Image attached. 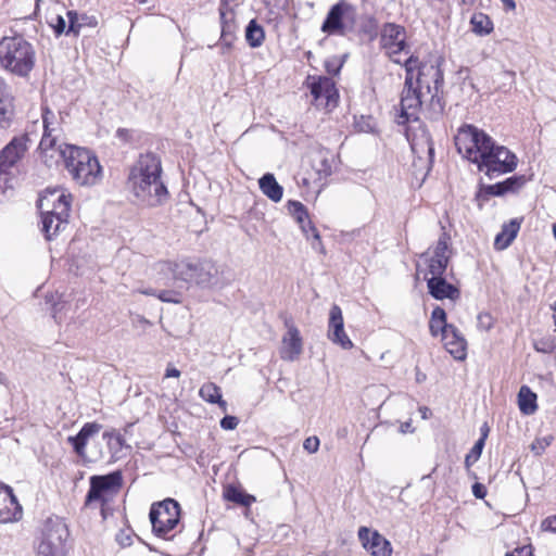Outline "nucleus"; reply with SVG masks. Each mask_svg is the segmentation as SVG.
I'll list each match as a JSON object with an SVG mask.
<instances>
[{
    "label": "nucleus",
    "instance_id": "473e14b6",
    "mask_svg": "<svg viewBox=\"0 0 556 556\" xmlns=\"http://www.w3.org/2000/svg\"><path fill=\"white\" fill-rule=\"evenodd\" d=\"M518 405L521 413L525 415H532L535 413L536 394L531 391L528 386H522L518 393Z\"/></svg>",
    "mask_w": 556,
    "mask_h": 556
},
{
    "label": "nucleus",
    "instance_id": "de8ad7c7",
    "mask_svg": "<svg viewBox=\"0 0 556 556\" xmlns=\"http://www.w3.org/2000/svg\"><path fill=\"white\" fill-rule=\"evenodd\" d=\"M541 529L543 531L556 533V515L546 517L541 522Z\"/></svg>",
    "mask_w": 556,
    "mask_h": 556
},
{
    "label": "nucleus",
    "instance_id": "423d86ee",
    "mask_svg": "<svg viewBox=\"0 0 556 556\" xmlns=\"http://www.w3.org/2000/svg\"><path fill=\"white\" fill-rule=\"evenodd\" d=\"M65 168L80 186H93L100 181L102 169L97 156L89 150L74 146L66 154Z\"/></svg>",
    "mask_w": 556,
    "mask_h": 556
},
{
    "label": "nucleus",
    "instance_id": "6ab92c4d",
    "mask_svg": "<svg viewBox=\"0 0 556 556\" xmlns=\"http://www.w3.org/2000/svg\"><path fill=\"white\" fill-rule=\"evenodd\" d=\"M287 332L281 339L280 357L294 362L303 352V340L299 329L291 321H286Z\"/></svg>",
    "mask_w": 556,
    "mask_h": 556
},
{
    "label": "nucleus",
    "instance_id": "9b49d317",
    "mask_svg": "<svg viewBox=\"0 0 556 556\" xmlns=\"http://www.w3.org/2000/svg\"><path fill=\"white\" fill-rule=\"evenodd\" d=\"M123 478L119 471L104 476H92L90 478V489L86 496V505L97 503L103 507L118 493Z\"/></svg>",
    "mask_w": 556,
    "mask_h": 556
},
{
    "label": "nucleus",
    "instance_id": "c756f323",
    "mask_svg": "<svg viewBox=\"0 0 556 556\" xmlns=\"http://www.w3.org/2000/svg\"><path fill=\"white\" fill-rule=\"evenodd\" d=\"M258 186L261 191L271 201L279 202L282 199L283 189L273 174L267 173L261 177Z\"/></svg>",
    "mask_w": 556,
    "mask_h": 556
},
{
    "label": "nucleus",
    "instance_id": "a878e982",
    "mask_svg": "<svg viewBox=\"0 0 556 556\" xmlns=\"http://www.w3.org/2000/svg\"><path fill=\"white\" fill-rule=\"evenodd\" d=\"M522 218H513L509 223L502 226V230L494 239V248L497 251L507 249L517 237Z\"/></svg>",
    "mask_w": 556,
    "mask_h": 556
},
{
    "label": "nucleus",
    "instance_id": "5701e85b",
    "mask_svg": "<svg viewBox=\"0 0 556 556\" xmlns=\"http://www.w3.org/2000/svg\"><path fill=\"white\" fill-rule=\"evenodd\" d=\"M102 426L97 422H87L75 437H68L67 441L73 446L75 453L83 459L87 458L86 445L88 440L98 434Z\"/></svg>",
    "mask_w": 556,
    "mask_h": 556
},
{
    "label": "nucleus",
    "instance_id": "4d7b16f0",
    "mask_svg": "<svg viewBox=\"0 0 556 556\" xmlns=\"http://www.w3.org/2000/svg\"><path fill=\"white\" fill-rule=\"evenodd\" d=\"M141 293L147 294V295L156 296V292L153 289L143 290V291H141Z\"/></svg>",
    "mask_w": 556,
    "mask_h": 556
},
{
    "label": "nucleus",
    "instance_id": "4468645a",
    "mask_svg": "<svg viewBox=\"0 0 556 556\" xmlns=\"http://www.w3.org/2000/svg\"><path fill=\"white\" fill-rule=\"evenodd\" d=\"M307 88L317 109L331 111L338 105L339 92L332 78L327 76H308Z\"/></svg>",
    "mask_w": 556,
    "mask_h": 556
},
{
    "label": "nucleus",
    "instance_id": "1a4fd4ad",
    "mask_svg": "<svg viewBox=\"0 0 556 556\" xmlns=\"http://www.w3.org/2000/svg\"><path fill=\"white\" fill-rule=\"evenodd\" d=\"M356 18V8L346 1H340L329 10L321 25V31L328 35L344 36L354 30Z\"/></svg>",
    "mask_w": 556,
    "mask_h": 556
},
{
    "label": "nucleus",
    "instance_id": "680f3d73",
    "mask_svg": "<svg viewBox=\"0 0 556 556\" xmlns=\"http://www.w3.org/2000/svg\"><path fill=\"white\" fill-rule=\"evenodd\" d=\"M553 235H554V238L556 240V223L553 225Z\"/></svg>",
    "mask_w": 556,
    "mask_h": 556
},
{
    "label": "nucleus",
    "instance_id": "a18cd8bd",
    "mask_svg": "<svg viewBox=\"0 0 556 556\" xmlns=\"http://www.w3.org/2000/svg\"><path fill=\"white\" fill-rule=\"evenodd\" d=\"M478 328L488 331L493 327V318L489 313H480L477 317Z\"/></svg>",
    "mask_w": 556,
    "mask_h": 556
},
{
    "label": "nucleus",
    "instance_id": "052dcab7",
    "mask_svg": "<svg viewBox=\"0 0 556 556\" xmlns=\"http://www.w3.org/2000/svg\"><path fill=\"white\" fill-rule=\"evenodd\" d=\"M126 132H127V131H126L125 129H118V130H117V135H118L119 137H124Z\"/></svg>",
    "mask_w": 556,
    "mask_h": 556
},
{
    "label": "nucleus",
    "instance_id": "49530a36",
    "mask_svg": "<svg viewBox=\"0 0 556 556\" xmlns=\"http://www.w3.org/2000/svg\"><path fill=\"white\" fill-rule=\"evenodd\" d=\"M303 447L311 454L316 453L319 447V439L317 437H309L305 439Z\"/></svg>",
    "mask_w": 556,
    "mask_h": 556
},
{
    "label": "nucleus",
    "instance_id": "e2e57ef3",
    "mask_svg": "<svg viewBox=\"0 0 556 556\" xmlns=\"http://www.w3.org/2000/svg\"><path fill=\"white\" fill-rule=\"evenodd\" d=\"M551 308L556 312V302L551 305Z\"/></svg>",
    "mask_w": 556,
    "mask_h": 556
},
{
    "label": "nucleus",
    "instance_id": "393cba45",
    "mask_svg": "<svg viewBox=\"0 0 556 556\" xmlns=\"http://www.w3.org/2000/svg\"><path fill=\"white\" fill-rule=\"evenodd\" d=\"M65 116H67V114L64 112H54L50 108L43 106L41 112L43 126L42 136L59 138L60 134L63 131L62 125L64 123Z\"/></svg>",
    "mask_w": 556,
    "mask_h": 556
},
{
    "label": "nucleus",
    "instance_id": "cd10ccee",
    "mask_svg": "<svg viewBox=\"0 0 556 556\" xmlns=\"http://www.w3.org/2000/svg\"><path fill=\"white\" fill-rule=\"evenodd\" d=\"M526 181L523 175L511 176L504 181L488 186L485 190L491 195L501 197L508 192H517L525 186Z\"/></svg>",
    "mask_w": 556,
    "mask_h": 556
},
{
    "label": "nucleus",
    "instance_id": "f704fd0d",
    "mask_svg": "<svg viewBox=\"0 0 556 556\" xmlns=\"http://www.w3.org/2000/svg\"><path fill=\"white\" fill-rule=\"evenodd\" d=\"M408 140L410 141V148L415 153L426 152L430 160L433 157V143L429 134L425 129L421 130L419 138L417 136H413L412 138L408 136Z\"/></svg>",
    "mask_w": 556,
    "mask_h": 556
},
{
    "label": "nucleus",
    "instance_id": "39448f33",
    "mask_svg": "<svg viewBox=\"0 0 556 556\" xmlns=\"http://www.w3.org/2000/svg\"><path fill=\"white\" fill-rule=\"evenodd\" d=\"M72 195L64 189L47 190L39 199L42 215V231L48 240L64 230L68 224Z\"/></svg>",
    "mask_w": 556,
    "mask_h": 556
},
{
    "label": "nucleus",
    "instance_id": "bf43d9fd",
    "mask_svg": "<svg viewBox=\"0 0 556 556\" xmlns=\"http://www.w3.org/2000/svg\"><path fill=\"white\" fill-rule=\"evenodd\" d=\"M416 379H417L418 382H421V381H424L426 379V376L417 374V378Z\"/></svg>",
    "mask_w": 556,
    "mask_h": 556
},
{
    "label": "nucleus",
    "instance_id": "c9c22d12",
    "mask_svg": "<svg viewBox=\"0 0 556 556\" xmlns=\"http://www.w3.org/2000/svg\"><path fill=\"white\" fill-rule=\"evenodd\" d=\"M421 258L424 260L426 266H427V271L424 274L425 275H428V277H441L443 276V274L445 273L446 270V267H447V261L446 260H441L439 258L438 256H432V255H429L428 253L424 254L421 256Z\"/></svg>",
    "mask_w": 556,
    "mask_h": 556
},
{
    "label": "nucleus",
    "instance_id": "864d4df0",
    "mask_svg": "<svg viewBox=\"0 0 556 556\" xmlns=\"http://www.w3.org/2000/svg\"><path fill=\"white\" fill-rule=\"evenodd\" d=\"M505 10L507 11H514L516 9V2L515 0H501Z\"/></svg>",
    "mask_w": 556,
    "mask_h": 556
},
{
    "label": "nucleus",
    "instance_id": "f257e3e1",
    "mask_svg": "<svg viewBox=\"0 0 556 556\" xmlns=\"http://www.w3.org/2000/svg\"><path fill=\"white\" fill-rule=\"evenodd\" d=\"M406 77L401 94L400 110L395 117L403 125L419 119V112L425 106L431 116L443 113L444 103L440 97L443 75L435 66L419 67L417 58L409 55L404 61Z\"/></svg>",
    "mask_w": 556,
    "mask_h": 556
},
{
    "label": "nucleus",
    "instance_id": "338daca9",
    "mask_svg": "<svg viewBox=\"0 0 556 556\" xmlns=\"http://www.w3.org/2000/svg\"><path fill=\"white\" fill-rule=\"evenodd\" d=\"M506 556H513V555L507 554Z\"/></svg>",
    "mask_w": 556,
    "mask_h": 556
},
{
    "label": "nucleus",
    "instance_id": "2f4dec72",
    "mask_svg": "<svg viewBox=\"0 0 556 556\" xmlns=\"http://www.w3.org/2000/svg\"><path fill=\"white\" fill-rule=\"evenodd\" d=\"M199 395L202 400H204L207 403L218 404L223 412L227 410V403L222 397L220 388L215 383H204L199 390Z\"/></svg>",
    "mask_w": 556,
    "mask_h": 556
},
{
    "label": "nucleus",
    "instance_id": "2eb2a0df",
    "mask_svg": "<svg viewBox=\"0 0 556 556\" xmlns=\"http://www.w3.org/2000/svg\"><path fill=\"white\" fill-rule=\"evenodd\" d=\"M23 518V507L13 489L0 483V523H14Z\"/></svg>",
    "mask_w": 556,
    "mask_h": 556
},
{
    "label": "nucleus",
    "instance_id": "7c9ffc66",
    "mask_svg": "<svg viewBox=\"0 0 556 556\" xmlns=\"http://www.w3.org/2000/svg\"><path fill=\"white\" fill-rule=\"evenodd\" d=\"M453 325L447 324L446 321V313L440 307L435 306L431 313V317L429 320V330L432 337H438L444 334L450 328H453Z\"/></svg>",
    "mask_w": 556,
    "mask_h": 556
},
{
    "label": "nucleus",
    "instance_id": "f8f14e48",
    "mask_svg": "<svg viewBox=\"0 0 556 556\" xmlns=\"http://www.w3.org/2000/svg\"><path fill=\"white\" fill-rule=\"evenodd\" d=\"M478 169L484 172L490 178L513 172L517 167L518 159L504 146H497L494 141L490 146Z\"/></svg>",
    "mask_w": 556,
    "mask_h": 556
},
{
    "label": "nucleus",
    "instance_id": "e433bc0d",
    "mask_svg": "<svg viewBox=\"0 0 556 556\" xmlns=\"http://www.w3.org/2000/svg\"><path fill=\"white\" fill-rule=\"evenodd\" d=\"M224 497L229 502H233L245 507H249L252 503L256 501V498L253 495L248 494L233 485H228L225 489Z\"/></svg>",
    "mask_w": 556,
    "mask_h": 556
},
{
    "label": "nucleus",
    "instance_id": "a211bd4d",
    "mask_svg": "<svg viewBox=\"0 0 556 556\" xmlns=\"http://www.w3.org/2000/svg\"><path fill=\"white\" fill-rule=\"evenodd\" d=\"M29 139L26 134L14 137L0 152V170L7 172L23 159Z\"/></svg>",
    "mask_w": 556,
    "mask_h": 556
},
{
    "label": "nucleus",
    "instance_id": "20e7f679",
    "mask_svg": "<svg viewBox=\"0 0 556 556\" xmlns=\"http://www.w3.org/2000/svg\"><path fill=\"white\" fill-rule=\"evenodd\" d=\"M35 64V48L23 36H4L0 39V66L4 71L26 78L34 70Z\"/></svg>",
    "mask_w": 556,
    "mask_h": 556
},
{
    "label": "nucleus",
    "instance_id": "37998d69",
    "mask_svg": "<svg viewBox=\"0 0 556 556\" xmlns=\"http://www.w3.org/2000/svg\"><path fill=\"white\" fill-rule=\"evenodd\" d=\"M103 439L108 441V445L111 450H118L123 446L124 439L119 433L104 432Z\"/></svg>",
    "mask_w": 556,
    "mask_h": 556
},
{
    "label": "nucleus",
    "instance_id": "4c0bfd02",
    "mask_svg": "<svg viewBox=\"0 0 556 556\" xmlns=\"http://www.w3.org/2000/svg\"><path fill=\"white\" fill-rule=\"evenodd\" d=\"M265 31L263 27L255 21L251 20L245 28V40L252 48L263 45Z\"/></svg>",
    "mask_w": 556,
    "mask_h": 556
},
{
    "label": "nucleus",
    "instance_id": "ea45409f",
    "mask_svg": "<svg viewBox=\"0 0 556 556\" xmlns=\"http://www.w3.org/2000/svg\"><path fill=\"white\" fill-rule=\"evenodd\" d=\"M448 240L450 237L447 236V233L443 232L437 242L432 256H438L439 258L443 261L446 260L448 262Z\"/></svg>",
    "mask_w": 556,
    "mask_h": 556
},
{
    "label": "nucleus",
    "instance_id": "09e8293b",
    "mask_svg": "<svg viewBox=\"0 0 556 556\" xmlns=\"http://www.w3.org/2000/svg\"><path fill=\"white\" fill-rule=\"evenodd\" d=\"M239 420L235 416H225L220 420V427L225 430H233L237 428Z\"/></svg>",
    "mask_w": 556,
    "mask_h": 556
},
{
    "label": "nucleus",
    "instance_id": "f3484780",
    "mask_svg": "<svg viewBox=\"0 0 556 556\" xmlns=\"http://www.w3.org/2000/svg\"><path fill=\"white\" fill-rule=\"evenodd\" d=\"M73 148L72 144H59L56 137L42 136L39 143L40 157L48 167H52L61 160L65 163L67 152Z\"/></svg>",
    "mask_w": 556,
    "mask_h": 556
},
{
    "label": "nucleus",
    "instance_id": "5fc2aeb1",
    "mask_svg": "<svg viewBox=\"0 0 556 556\" xmlns=\"http://www.w3.org/2000/svg\"><path fill=\"white\" fill-rule=\"evenodd\" d=\"M377 28V23H376V20L370 16L368 18V26L366 27L365 31H375Z\"/></svg>",
    "mask_w": 556,
    "mask_h": 556
},
{
    "label": "nucleus",
    "instance_id": "6e6552de",
    "mask_svg": "<svg viewBox=\"0 0 556 556\" xmlns=\"http://www.w3.org/2000/svg\"><path fill=\"white\" fill-rule=\"evenodd\" d=\"M68 536L67 526L61 518H48L37 547L38 556H66Z\"/></svg>",
    "mask_w": 556,
    "mask_h": 556
},
{
    "label": "nucleus",
    "instance_id": "c03bdc74",
    "mask_svg": "<svg viewBox=\"0 0 556 556\" xmlns=\"http://www.w3.org/2000/svg\"><path fill=\"white\" fill-rule=\"evenodd\" d=\"M538 352L549 354L556 352V338L553 340H541L534 343Z\"/></svg>",
    "mask_w": 556,
    "mask_h": 556
},
{
    "label": "nucleus",
    "instance_id": "b1692460",
    "mask_svg": "<svg viewBox=\"0 0 556 556\" xmlns=\"http://www.w3.org/2000/svg\"><path fill=\"white\" fill-rule=\"evenodd\" d=\"M441 340L455 359L462 361L466 357L467 342L455 326L442 334Z\"/></svg>",
    "mask_w": 556,
    "mask_h": 556
},
{
    "label": "nucleus",
    "instance_id": "dca6fc26",
    "mask_svg": "<svg viewBox=\"0 0 556 556\" xmlns=\"http://www.w3.org/2000/svg\"><path fill=\"white\" fill-rule=\"evenodd\" d=\"M328 339L344 350H351L354 344L344 331L342 311L339 305L333 304L329 312Z\"/></svg>",
    "mask_w": 556,
    "mask_h": 556
},
{
    "label": "nucleus",
    "instance_id": "603ef678",
    "mask_svg": "<svg viewBox=\"0 0 556 556\" xmlns=\"http://www.w3.org/2000/svg\"><path fill=\"white\" fill-rule=\"evenodd\" d=\"M180 377V371L175 367H167L165 371V378H178Z\"/></svg>",
    "mask_w": 556,
    "mask_h": 556
},
{
    "label": "nucleus",
    "instance_id": "c85d7f7f",
    "mask_svg": "<svg viewBox=\"0 0 556 556\" xmlns=\"http://www.w3.org/2000/svg\"><path fill=\"white\" fill-rule=\"evenodd\" d=\"M13 114L12 98L4 78L0 77V126L5 127Z\"/></svg>",
    "mask_w": 556,
    "mask_h": 556
},
{
    "label": "nucleus",
    "instance_id": "ddd939ff",
    "mask_svg": "<svg viewBox=\"0 0 556 556\" xmlns=\"http://www.w3.org/2000/svg\"><path fill=\"white\" fill-rule=\"evenodd\" d=\"M380 43L390 56L392 62L401 64L404 60L402 54H409V46L406 42V30L402 25L386 23L380 30Z\"/></svg>",
    "mask_w": 556,
    "mask_h": 556
},
{
    "label": "nucleus",
    "instance_id": "4be33fe9",
    "mask_svg": "<svg viewBox=\"0 0 556 556\" xmlns=\"http://www.w3.org/2000/svg\"><path fill=\"white\" fill-rule=\"evenodd\" d=\"M424 279L427 281L429 294L435 300L443 301L447 299L455 302L460 298L459 289L447 282L443 276L428 277V275H425Z\"/></svg>",
    "mask_w": 556,
    "mask_h": 556
},
{
    "label": "nucleus",
    "instance_id": "9d476101",
    "mask_svg": "<svg viewBox=\"0 0 556 556\" xmlns=\"http://www.w3.org/2000/svg\"><path fill=\"white\" fill-rule=\"evenodd\" d=\"M149 516L153 532L160 538L167 539L179 522L180 506L175 500L166 498L153 504Z\"/></svg>",
    "mask_w": 556,
    "mask_h": 556
},
{
    "label": "nucleus",
    "instance_id": "412c9836",
    "mask_svg": "<svg viewBox=\"0 0 556 556\" xmlns=\"http://www.w3.org/2000/svg\"><path fill=\"white\" fill-rule=\"evenodd\" d=\"M358 539L363 547L372 556H391L392 554L390 542L377 531L361 527L358 530Z\"/></svg>",
    "mask_w": 556,
    "mask_h": 556
},
{
    "label": "nucleus",
    "instance_id": "a19ab883",
    "mask_svg": "<svg viewBox=\"0 0 556 556\" xmlns=\"http://www.w3.org/2000/svg\"><path fill=\"white\" fill-rule=\"evenodd\" d=\"M483 446H484V439L481 438L475 443V445L472 446L470 452L466 455L465 466L467 469H469L479 459V457L481 456Z\"/></svg>",
    "mask_w": 556,
    "mask_h": 556
},
{
    "label": "nucleus",
    "instance_id": "aec40b11",
    "mask_svg": "<svg viewBox=\"0 0 556 556\" xmlns=\"http://www.w3.org/2000/svg\"><path fill=\"white\" fill-rule=\"evenodd\" d=\"M287 210H288L289 214L300 225L303 233L307 238H309V233L312 235V237L314 239V242L312 243L313 248L316 249L317 247H319L320 250H323V244H321L319 232L315 228V226L311 223L306 207L299 201H288Z\"/></svg>",
    "mask_w": 556,
    "mask_h": 556
},
{
    "label": "nucleus",
    "instance_id": "69168bd1",
    "mask_svg": "<svg viewBox=\"0 0 556 556\" xmlns=\"http://www.w3.org/2000/svg\"><path fill=\"white\" fill-rule=\"evenodd\" d=\"M430 476H431V475L424 476V477H422V480H426V479L430 478Z\"/></svg>",
    "mask_w": 556,
    "mask_h": 556
},
{
    "label": "nucleus",
    "instance_id": "7ed1b4c3",
    "mask_svg": "<svg viewBox=\"0 0 556 556\" xmlns=\"http://www.w3.org/2000/svg\"><path fill=\"white\" fill-rule=\"evenodd\" d=\"M162 270L172 273L174 279L186 282L189 287L195 286L211 290L222 288L227 283L223 270L208 258H182L177 262H165L162 264Z\"/></svg>",
    "mask_w": 556,
    "mask_h": 556
},
{
    "label": "nucleus",
    "instance_id": "79ce46f5",
    "mask_svg": "<svg viewBox=\"0 0 556 556\" xmlns=\"http://www.w3.org/2000/svg\"><path fill=\"white\" fill-rule=\"evenodd\" d=\"M554 437L548 434L542 438H536L530 445V450L533 452L534 455H541L544 453V451L551 445L553 442Z\"/></svg>",
    "mask_w": 556,
    "mask_h": 556
},
{
    "label": "nucleus",
    "instance_id": "8fccbe9b",
    "mask_svg": "<svg viewBox=\"0 0 556 556\" xmlns=\"http://www.w3.org/2000/svg\"><path fill=\"white\" fill-rule=\"evenodd\" d=\"M156 296L161 301L167 302V303H178L179 302V300L175 298V294L173 291L163 290V291L156 293Z\"/></svg>",
    "mask_w": 556,
    "mask_h": 556
},
{
    "label": "nucleus",
    "instance_id": "0eeeda50",
    "mask_svg": "<svg viewBox=\"0 0 556 556\" xmlns=\"http://www.w3.org/2000/svg\"><path fill=\"white\" fill-rule=\"evenodd\" d=\"M493 139L472 125H463L455 136V146L459 154L478 166L490 152Z\"/></svg>",
    "mask_w": 556,
    "mask_h": 556
},
{
    "label": "nucleus",
    "instance_id": "0e129e2a",
    "mask_svg": "<svg viewBox=\"0 0 556 556\" xmlns=\"http://www.w3.org/2000/svg\"><path fill=\"white\" fill-rule=\"evenodd\" d=\"M554 324H555V331H556V314L553 315Z\"/></svg>",
    "mask_w": 556,
    "mask_h": 556
},
{
    "label": "nucleus",
    "instance_id": "f03ea898",
    "mask_svg": "<svg viewBox=\"0 0 556 556\" xmlns=\"http://www.w3.org/2000/svg\"><path fill=\"white\" fill-rule=\"evenodd\" d=\"M127 185L142 205L155 207L167 200L168 192L162 180L161 160L153 153L139 156L130 167Z\"/></svg>",
    "mask_w": 556,
    "mask_h": 556
},
{
    "label": "nucleus",
    "instance_id": "6e6d98bb",
    "mask_svg": "<svg viewBox=\"0 0 556 556\" xmlns=\"http://www.w3.org/2000/svg\"><path fill=\"white\" fill-rule=\"evenodd\" d=\"M476 2H477V0H462V4L467 8L473 7Z\"/></svg>",
    "mask_w": 556,
    "mask_h": 556
},
{
    "label": "nucleus",
    "instance_id": "bb28decb",
    "mask_svg": "<svg viewBox=\"0 0 556 556\" xmlns=\"http://www.w3.org/2000/svg\"><path fill=\"white\" fill-rule=\"evenodd\" d=\"M219 14L222 21L220 41L226 49H230L236 31L235 15L224 3L219 8Z\"/></svg>",
    "mask_w": 556,
    "mask_h": 556
},
{
    "label": "nucleus",
    "instance_id": "3c124183",
    "mask_svg": "<svg viewBox=\"0 0 556 556\" xmlns=\"http://www.w3.org/2000/svg\"><path fill=\"white\" fill-rule=\"evenodd\" d=\"M472 494L477 498H484L486 495V489L483 484L477 482L472 485Z\"/></svg>",
    "mask_w": 556,
    "mask_h": 556
},
{
    "label": "nucleus",
    "instance_id": "58836bf2",
    "mask_svg": "<svg viewBox=\"0 0 556 556\" xmlns=\"http://www.w3.org/2000/svg\"><path fill=\"white\" fill-rule=\"evenodd\" d=\"M471 29L476 35L486 36L493 30L491 18L484 13H475L470 18Z\"/></svg>",
    "mask_w": 556,
    "mask_h": 556
},
{
    "label": "nucleus",
    "instance_id": "72a5a7b5",
    "mask_svg": "<svg viewBox=\"0 0 556 556\" xmlns=\"http://www.w3.org/2000/svg\"><path fill=\"white\" fill-rule=\"evenodd\" d=\"M67 18H68V27L66 29V21L62 15H55L51 18L50 25L54 28L55 33L58 35L62 33H71L78 34V29L76 27L77 22V13L73 11L66 12Z\"/></svg>",
    "mask_w": 556,
    "mask_h": 556
},
{
    "label": "nucleus",
    "instance_id": "13d9d810",
    "mask_svg": "<svg viewBox=\"0 0 556 556\" xmlns=\"http://www.w3.org/2000/svg\"><path fill=\"white\" fill-rule=\"evenodd\" d=\"M420 413H421L422 418H427V414L429 413V408L428 407H421L420 408Z\"/></svg>",
    "mask_w": 556,
    "mask_h": 556
}]
</instances>
